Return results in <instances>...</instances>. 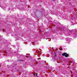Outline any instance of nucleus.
<instances>
[{
    "label": "nucleus",
    "instance_id": "nucleus-5",
    "mask_svg": "<svg viewBox=\"0 0 77 77\" xmlns=\"http://www.w3.org/2000/svg\"><path fill=\"white\" fill-rule=\"evenodd\" d=\"M54 2V1H55V0H52Z\"/></svg>",
    "mask_w": 77,
    "mask_h": 77
},
{
    "label": "nucleus",
    "instance_id": "nucleus-4",
    "mask_svg": "<svg viewBox=\"0 0 77 77\" xmlns=\"http://www.w3.org/2000/svg\"><path fill=\"white\" fill-rule=\"evenodd\" d=\"M62 50H63V49H60V51H62Z\"/></svg>",
    "mask_w": 77,
    "mask_h": 77
},
{
    "label": "nucleus",
    "instance_id": "nucleus-2",
    "mask_svg": "<svg viewBox=\"0 0 77 77\" xmlns=\"http://www.w3.org/2000/svg\"><path fill=\"white\" fill-rule=\"evenodd\" d=\"M35 76H38V73H35L34 75Z\"/></svg>",
    "mask_w": 77,
    "mask_h": 77
},
{
    "label": "nucleus",
    "instance_id": "nucleus-3",
    "mask_svg": "<svg viewBox=\"0 0 77 77\" xmlns=\"http://www.w3.org/2000/svg\"><path fill=\"white\" fill-rule=\"evenodd\" d=\"M57 56V55H56V54H55L54 57H56Z\"/></svg>",
    "mask_w": 77,
    "mask_h": 77
},
{
    "label": "nucleus",
    "instance_id": "nucleus-1",
    "mask_svg": "<svg viewBox=\"0 0 77 77\" xmlns=\"http://www.w3.org/2000/svg\"><path fill=\"white\" fill-rule=\"evenodd\" d=\"M62 55L63 56H65L66 57H69V55L66 53H63L62 54Z\"/></svg>",
    "mask_w": 77,
    "mask_h": 77
}]
</instances>
